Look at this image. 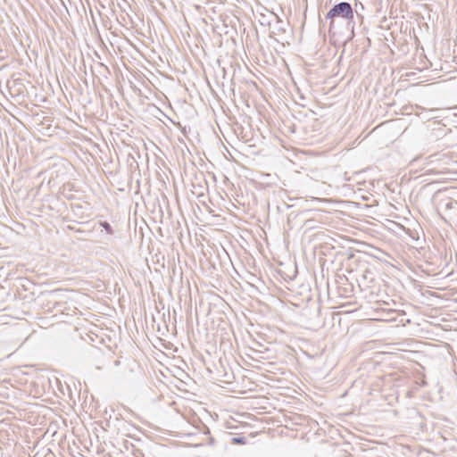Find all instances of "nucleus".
<instances>
[{
	"label": "nucleus",
	"instance_id": "7",
	"mask_svg": "<svg viewBox=\"0 0 457 457\" xmlns=\"http://www.w3.org/2000/svg\"><path fill=\"white\" fill-rule=\"evenodd\" d=\"M354 1H355V7L353 9V13L356 12L357 16L361 17L362 19V16L359 14V9L363 10L364 9L363 4L361 2H357V0H354Z\"/></svg>",
	"mask_w": 457,
	"mask_h": 457
},
{
	"label": "nucleus",
	"instance_id": "10",
	"mask_svg": "<svg viewBox=\"0 0 457 457\" xmlns=\"http://www.w3.org/2000/svg\"><path fill=\"white\" fill-rule=\"evenodd\" d=\"M320 308L319 307V308L317 309V311H316V315H317V316H319V315H320Z\"/></svg>",
	"mask_w": 457,
	"mask_h": 457
},
{
	"label": "nucleus",
	"instance_id": "1",
	"mask_svg": "<svg viewBox=\"0 0 457 457\" xmlns=\"http://www.w3.org/2000/svg\"><path fill=\"white\" fill-rule=\"evenodd\" d=\"M326 20L329 21V31L334 29L337 18L345 21V29L349 32L347 39L354 37V15L353 8L348 2H340L335 4L325 16Z\"/></svg>",
	"mask_w": 457,
	"mask_h": 457
},
{
	"label": "nucleus",
	"instance_id": "2",
	"mask_svg": "<svg viewBox=\"0 0 457 457\" xmlns=\"http://www.w3.org/2000/svg\"><path fill=\"white\" fill-rule=\"evenodd\" d=\"M453 195H445L438 202V206L446 211H452L457 215V191H453Z\"/></svg>",
	"mask_w": 457,
	"mask_h": 457
},
{
	"label": "nucleus",
	"instance_id": "9",
	"mask_svg": "<svg viewBox=\"0 0 457 457\" xmlns=\"http://www.w3.org/2000/svg\"><path fill=\"white\" fill-rule=\"evenodd\" d=\"M204 435H210L211 434L209 428H207V427L204 428Z\"/></svg>",
	"mask_w": 457,
	"mask_h": 457
},
{
	"label": "nucleus",
	"instance_id": "5",
	"mask_svg": "<svg viewBox=\"0 0 457 457\" xmlns=\"http://www.w3.org/2000/svg\"><path fill=\"white\" fill-rule=\"evenodd\" d=\"M100 226L106 231V233L112 235L113 229L111 224L107 221H100Z\"/></svg>",
	"mask_w": 457,
	"mask_h": 457
},
{
	"label": "nucleus",
	"instance_id": "4",
	"mask_svg": "<svg viewBox=\"0 0 457 457\" xmlns=\"http://www.w3.org/2000/svg\"><path fill=\"white\" fill-rule=\"evenodd\" d=\"M71 211L77 218H84V207L79 204H71Z\"/></svg>",
	"mask_w": 457,
	"mask_h": 457
},
{
	"label": "nucleus",
	"instance_id": "6",
	"mask_svg": "<svg viewBox=\"0 0 457 457\" xmlns=\"http://www.w3.org/2000/svg\"><path fill=\"white\" fill-rule=\"evenodd\" d=\"M231 443L233 445H245L246 443V438L245 436H235L232 437Z\"/></svg>",
	"mask_w": 457,
	"mask_h": 457
},
{
	"label": "nucleus",
	"instance_id": "8",
	"mask_svg": "<svg viewBox=\"0 0 457 457\" xmlns=\"http://www.w3.org/2000/svg\"><path fill=\"white\" fill-rule=\"evenodd\" d=\"M214 444H215V439H214L212 436H210L208 437V443H207V445H212H212H214Z\"/></svg>",
	"mask_w": 457,
	"mask_h": 457
},
{
	"label": "nucleus",
	"instance_id": "3",
	"mask_svg": "<svg viewBox=\"0 0 457 457\" xmlns=\"http://www.w3.org/2000/svg\"><path fill=\"white\" fill-rule=\"evenodd\" d=\"M287 23L276 16V24L273 28V34H280L286 31Z\"/></svg>",
	"mask_w": 457,
	"mask_h": 457
}]
</instances>
